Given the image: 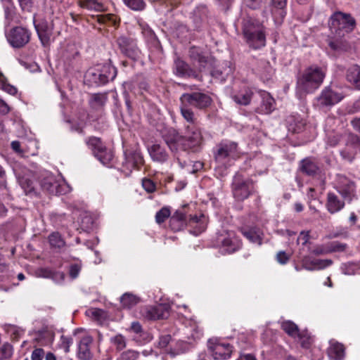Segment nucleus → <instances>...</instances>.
<instances>
[{
	"label": "nucleus",
	"mask_w": 360,
	"mask_h": 360,
	"mask_svg": "<svg viewBox=\"0 0 360 360\" xmlns=\"http://www.w3.org/2000/svg\"><path fill=\"white\" fill-rule=\"evenodd\" d=\"M281 328L290 337L296 338L300 334L298 326L292 321H284L281 323Z\"/></svg>",
	"instance_id": "nucleus-42"
},
{
	"label": "nucleus",
	"mask_w": 360,
	"mask_h": 360,
	"mask_svg": "<svg viewBox=\"0 0 360 360\" xmlns=\"http://www.w3.org/2000/svg\"><path fill=\"white\" fill-rule=\"evenodd\" d=\"M260 99V104L255 108L257 112L259 114H269L275 108V101L272 96L266 91H259L256 94V98Z\"/></svg>",
	"instance_id": "nucleus-23"
},
{
	"label": "nucleus",
	"mask_w": 360,
	"mask_h": 360,
	"mask_svg": "<svg viewBox=\"0 0 360 360\" xmlns=\"http://www.w3.org/2000/svg\"><path fill=\"white\" fill-rule=\"evenodd\" d=\"M84 79L86 82L90 85L102 86L105 85V81H103L101 73L97 65L90 68L85 73Z\"/></svg>",
	"instance_id": "nucleus-31"
},
{
	"label": "nucleus",
	"mask_w": 360,
	"mask_h": 360,
	"mask_svg": "<svg viewBox=\"0 0 360 360\" xmlns=\"http://www.w3.org/2000/svg\"><path fill=\"white\" fill-rule=\"evenodd\" d=\"M41 189L51 195L61 194L60 185L56 177L51 173H46L40 180Z\"/></svg>",
	"instance_id": "nucleus-24"
},
{
	"label": "nucleus",
	"mask_w": 360,
	"mask_h": 360,
	"mask_svg": "<svg viewBox=\"0 0 360 360\" xmlns=\"http://www.w3.org/2000/svg\"><path fill=\"white\" fill-rule=\"evenodd\" d=\"M180 110L182 117L188 122V124H197L195 122L196 118L193 110L189 108V106H186L181 103Z\"/></svg>",
	"instance_id": "nucleus-44"
},
{
	"label": "nucleus",
	"mask_w": 360,
	"mask_h": 360,
	"mask_svg": "<svg viewBox=\"0 0 360 360\" xmlns=\"http://www.w3.org/2000/svg\"><path fill=\"white\" fill-rule=\"evenodd\" d=\"M79 5L89 11H102L104 10L103 4L97 0H81L79 1Z\"/></svg>",
	"instance_id": "nucleus-40"
},
{
	"label": "nucleus",
	"mask_w": 360,
	"mask_h": 360,
	"mask_svg": "<svg viewBox=\"0 0 360 360\" xmlns=\"http://www.w3.org/2000/svg\"><path fill=\"white\" fill-rule=\"evenodd\" d=\"M174 72L176 75L181 77L202 80V77L197 70L191 68L188 63L179 58L174 61Z\"/></svg>",
	"instance_id": "nucleus-21"
},
{
	"label": "nucleus",
	"mask_w": 360,
	"mask_h": 360,
	"mask_svg": "<svg viewBox=\"0 0 360 360\" xmlns=\"http://www.w3.org/2000/svg\"><path fill=\"white\" fill-rule=\"evenodd\" d=\"M18 184L26 195L35 194L34 181L32 173L27 170L17 175Z\"/></svg>",
	"instance_id": "nucleus-27"
},
{
	"label": "nucleus",
	"mask_w": 360,
	"mask_h": 360,
	"mask_svg": "<svg viewBox=\"0 0 360 360\" xmlns=\"http://www.w3.org/2000/svg\"><path fill=\"white\" fill-rule=\"evenodd\" d=\"M21 10L24 12H31L33 8V0H18Z\"/></svg>",
	"instance_id": "nucleus-64"
},
{
	"label": "nucleus",
	"mask_w": 360,
	"mask_h": 360,
	"mask_svg": "<svg viewBox=\"0 0 360 360\" xmlns=\"http://www.w3.org/2000/svg\"><path fill=\"white\" fill-rule=\"evenodd\" d=\"M123 2L128 8L135 11H141L146 8L143 0H123Z\"/></svg>",
	"instance_id": "nucleus-46"
},
{
	"label": "nucleus",
	"mask_w": 360,
	"mask_h": 360,
	"mask_svg": "<svg viewBox=\"0 0 360 360\" xmlns=\"http://www.w3.org/2000/svg\"><path fill=\"white\" fill-rule=\"evenodd\" d=\"M342 272L345 275H354L357 270V266L352 262L342 264L341 266Z\"/></svg>",
	"instance_id": "nucleus-58"
},
{
	"label": "nucleus",
	"mask_w": 360,
	"mask_h": 360,
	"mask_svg": "<svg viewBox=\"0 0 360 360\" xmlns=\"http://www.w3.org/2000/svg\"><path fill=\"white\" fill-rule=\"evenodd\" d=\"M184 205L181 209L176 210L169 219V227L174 231H180L183 230L187 225L193 226V229L190 230V233L195 236L205 231L207 228V220L205 216L201 214L198 215H189V218L186 212L184 210Z\"/></svg>",
	"instance_id": "nucleus-2"
},
{
	"label": "nucleus",
	"mask_w": 360,
	"mask_h": 360,
	"mask_svg": "<svg viewBox=\"0 0 360 360\" xmlns=\"http://www.w3.org/2000/svg\"><path fill=\"white\" fill-rule=\"evenodd\" d=\"M243 34L250 48L257 50L266 46L265 27L256 20L244 19Z\"/></svg>",
	"instance_id": "nucleus-4"
},
{
	"label": "nucleus",
	"mask_w": 360,
	"mask_h": 360,
	"mask_svg": "<svg viewBox=\"0 0 360 360\" xmlns=\"http://www.w3.org/2000/svg\"><path fill=\"white\" fill-rule=\"evenodd\" d=\"M217 245L223 254H231L242 247L240 239L233 231H227L224 234L221 233L217 238Z\"/></svg>",
	"instance_id": "nucleus-11"
},
{
	"label": "nucleus",
	"mask_w": 360,
	"mask_h": 360,
	"mask_svg": "<svg viewBox=\"0 0 360 360\" xmlns=\"http://www.w3.org/2000/svg\"><path fill=\"white\" fill-rule=\"evenodd\" d=\"M124 161L122 162V170L126 176H129L133 169H139L143 165V158L141 153L137 151L125 153Z\"/></svg>",
	"instance_id": "nucleus-20"
},
{
	"label": "nucleus",
	"mask_w": 360,
	"mask_h": 360,
	"mask_svg": "<svg viewBox=\"0 0 360 360\" xmlns=\"http://www.w3.org/2000/svg\"><path fill=\"white\" fill-rule=\"evenodd\" d=\"M345 202L335 193L329 192L327 194L326 208L330 214L337 213L343 209Z\"/></svg>",
	"instance_id": "nucleus-29"
},
{
	"label": "nucleus",
	"mask_w": 360,
	"mask_h": 360,
	"mask_svg": "<svg viewBox=\"0 0 360 360\" xmlns=\"http://www.w3.org/2000/svg\"><path fill=\"white\" fill-rule=\"evenodd\" d=\"M328 25L331 32L342 37L354 30L356 20L350 14L338 11L330 16Z\"/></svg>",
	"instance_id": "nucleus-5"
},
{
	"label": "nucleus",
	"mask_w": 360,
	"mask_h": 360,
	"mask_svg": "<svg viewBox=\"0 0 360 360\" xmlns=\"http://www.w3.org/2000/svg\"><path fill=\"white\" fill-rule=\"evenodd\" d=\"M208 349L211 351L214 360H226L230 358L232 347L229 343L213 342L208 341Z\"/></svg>",
	"instance_id": "nucleus-19"
},
{
	"label": "nucleus",
	"mask_w": 360,
	"mask_h": 360,
	"mask_svg": "<svg viewBox=\"0 0 360 360\" xmlns=\"http://www.w3.org/2000/svg\"><path fill=\"white\" fill-rule=\"evenodd\" d=\"M310 231H302L297 239V243H301L302 245H306L309 243Z\"/></svg>",
	"instance_id": "nucleus-61"
},
{
	"label": "nucleus",
	"mask_w": 360,
	"mask_h": 360,
	"mask_svg": "<svg viewBox=\"0 0 360 360\" xmlns=\"http://www.w3.org/2000/svg\"><path fill=\"white\" fill-rule=\"evenodd\" d=\"M188 56L193 65L198 67V72H203L208 65H213L214 59L199 47H191Z\"/></svg>",
	"instance_id": "nucleus-15"
},
{
	"label": "nucleus",
	"mask_w": 360,
	"mask_h": 360,
	"mask_svg": "<svg viewBox=\"0 0 360 360\" xmlns=\"http://www.w3.org/2000/svg\"><path fill=\"white\" fill-rule=\"evenodd\" d=\"M346 77L349 82L360 90V67L359 65H354L349 67L347 69Z\"/></svg>",
	"instance_id": "nucleus-36"
},
{
	"label": "nucleus",
	"mask_w": 360,
	"mask_h": 360,
	"mask_svg": "<svg viewBox=\"0 0 360 360\" xmlns=\"http://www.w3.org/2000/svg\"><path fill=\"white\" fill-rule=\"evenodd\" d=\"M239 156L238 143L231 141H222L217 146L214 159L219 165L225 167L231 165V161Z\"/></svg>",
	"instance_id": "nucleus-6"
},
{
	"label": "nucleus",
	"mask_w": 360,
	"mask_h": 360,
	"mask_svg": "<svg viewBox=\"0 0 360 360\" xmlns=\"http://www.w3.org/2000/svg\"><path fill=\"white\" fill-rule=\"evenodd\" d=\"M326 75V69L312 65L304 70L297 77V91L300 94H311L322 84Z\"/></svg>",
	"instance_id": "nucleus-3"
},
{
	"label": "nucleus",
	"mask_w": 360,
	"mask_h": 360,
	"mask_svg": "<svg viewBox=\"0 0 360 360\" xmlns=\"http://www.w3.org/2000/svg\"><path fill=\"white\" fill-rule=\"evenodd\" d=\"M182 105L198 110H205L211 105L212 99L210 95L202 91L184 93L180 97Z\"/></svg>",
	"instance_id": "nucleus-8"
},
{
	"label": "nucleus",
	"mask_w": 360,
	"mask_h": 360,
	"mask_svg": "<svg viewBox=\"0 0 360 360\" xmlns=\"http://www.w3.org/2000/svg\"><path fill=\"white\" fill-rule=\"evenodd\" d=\"M300 171L307 176H314L319 172L317 162L312 158H306L300 162Z\"/></svg>",
	"instance_id": "nucleus-30"
},
{
	"label": "nucleus",
	"mask_w": 360,
	"mask_h": 360,
	"mask_svg": "<svg viewBox=\"0 0 360 360\" xmlns=\"http://www.w3.org/2000/svg\"><path fill=\"white\" fill-rule=\"evenodd\" d=\"M231 97L237 104L248 105L250 103L252 99L256 98V94L250 88L243 86L238 89H233Z\"/></svg>",
	"instance_id": "nucleus-22"
},
{
	"label": "nucleus",
	"mask_w": 360,
	"mask_h": 360,
	"mask_svg": "<svg viewBox=\"0 0 360 360\" xmlns=\"http://www.w3.org/2000/svg\"><path fill=\"white\" fill-rule=\"evenodd\" d=\"M148 151L153 162L163 164L169 160V153L165 146L160 143L153 144L148 148Z\"/></svg>",
	"instance_id": "nucleus-26"
},
{
	"label": "nucleus",
	"mask_w": 360,
	"mask_h": 360,
	"mask_svg": "<svg viewBox=\"0 0 360 360\" xmlns=\"http://www.w3.org/2000/svg\"><path fill=\"white\" fill-rule=\"evenodd\" d=\"M288 0H271V13L279 20H283L286 15Z\"/></svg>",
	"instance_id": "nucleus-34"
},
{
	"label": "nucleus",
	"mask_w": 360,
	"mask_h": 360,
	"mask_svg": "<svg viewBox=\"0 0 360 360\" xmlns=\"http://www.w3.org/2000/svg\"><path fill=\"white\" fill-rule=\"evenodd\" d=\"M242 234L251 243H257L258 245L262 244L261 232L259 229L256 228L251 229H243L241 230Z\"/></svg>",
	"instance_id": "nucleus-38"
},
{
	"label": "nucleus",
	"mask_w": 360,
	"mask_h": 360,
	"mask_svg": "<svg viewBox=\"0 0 360 360\" xmlns=\"http://www.w3.org/2000/svg\"><path fill=\"white\" fill-rule=\"evenodd\" d=\"M6 6H4V14L5 18L9 20H11L15 15V6L12 0L10 2H5Z\"/></svg>",
	"instance_id": "nucleus-57"
},
{
	"label": "nucleus",
	"mask_w": 360,
	"mask_h": 360,
	"mask_svg": "<svg viewBox=\"0 0 360 360\" xmlns=\"http://www.w3.org/2000/svg\"><path fill=\"white\" fill-rule=\"evenodd\" d=\"M0 89L13 96L18 92L17 88L10 84L2 74H0Z\"/></svg>",
	"instance_id": "nucleus-45"
},
{
	"label": "nucleus",
	"mask_w": 360,
	"mask_h": 360,
	"mask_svg": "<svg viewBox=\"0 0 360 360\" xmlns=\"http://www.w3.org/2000/svg\"><path fill=\"white\" fill-rule=\"evenodd\" d=\"M233 71L230 62L224 61L222 63L215 65L210 71V75L216 80L224 82L230 77Z\"/></svg>",
	"instance_id": "nucleus-25"
},
{
	"label": "nucleus",
	"mask_w": 360,
	"mask_h": 360,
	"mask_svg": "<svg viewBox=\"0 0 360 360\" xmlns=\"http://www.w3.org/2000/svg\"><path fill=\"white\" fill-rule=\"evenodd\" d=\"M38 276L44 278H50L56 283H62L65 279V274L50 268H41L38 270Z\"/></svg>",
	"instance_id": "nucleus-33"
},
{
	"label": "nucleus",
	"mask_w": 360,
	"mask_h": 360,
	"mask_svg": "<svg viewBox=\"0 0 360 360\" xmlns=\"http://www.w3.org/2000/svg\"><path fill=\"white\" fill-rule=\"evenodd\" d=\"M72 344V338L71 337H68L65 335H62L60 337V347L64 350L65 353L69 352L70 347Z\"/></svg>",
	"instance_id": "nucleus-60"
},
{
	"label": "nucleus",
	"mask_w": 360,
	"mask_h": 360,
	"mask_svg": "<svg viewBox=\"0 0 360 360\" xmlns=\"http://www.w3.org/2000/svg\"><path fill=\"white\" fill-rule=\"evenodd\" d=\"M141 314L151 321L167 319L169 316L168 307L162 304L146 306L141 309Z\"/></svg>",
	"instance_id": "nucleus-18"
},
{
	"label": "nucleus",
	"mask_w": 360,
	"mask_h": 360,
	"mask_svg": "<svg viewBox=\"0 0 360 360\" xmlns=\"http://www.w3.org/2000/svg\"><path fill=\"white\" fill-rule=\"evenodd\" d=\"M232 192L237 200L243 201L254 192V183L252 180L245 179L239 173H236L232 182Z\"/></svg>",
	"instance_id": "nucleus-9"
},
{
	"label": "nucleus",
	"mask_w": 360,
	"mask_h": 360,
	"mask_svg": "<svg viewBox=\"0 0 360 360\" xmlns=\"http://www.w3.org/2000/svg\"><path fill=\"white\" fill-rule=\"evenodd\" d=\"M298 257L302 268L307 271L321 270L333 264L332 259H314L310 255H302L301 252H299Z\"/></svg>",
	"instance_id": "nucleus-17"
},
{
	"label": "nucleus",
	"mask_w": 360,
	"mask_h": 360,
	"mask_svg": "<svg viewBox=\"0 0 360 360\" xmlns=\"http://www.w3.org/2000/svg\"><path fill=\"white\" fill-rule=\"evenodd\" d=\"M161 137L172 153L179 150L198 153L203 145V136L198 124H187L185 135H181L173 127H166L161 131Z\"/></svg>",
	"instance_id": "nucleus-1"
},
{
	"label": "nucleus",
	"mask_w": 360,
	"mask_h": 360,
	"mask_svg": "<svg viewBox=\"0 0 360 360\" xmlns=\"http://www.w3.org/2000/svg\"><path fill=\"white\" fill-rule=\"evenodd\" d=\"M93 343V338L86 335L83 337L78 345V357L81 360H90L91 359L93 354L91 352L90 347Z\"/></svg>",
	"instance_id": "nucleus-28"
},
{
	"label": "nucleus",
	"mask_w": 360,
	"mask_h": 360,
	"mask_svg": "<svg viewBox=\"0 0 360 360\" xmlns=\"http://www.w3.org/2000/svg\"><path fill=\"white\" fill-rule=\"evenodd\" d=\"M260 67L264 69L261 72V75L263 79L266 80L269 79L274 74V69L270 65V63L266 60H261Z\"/></svg>",
	"instance_id": "nucleus-47"
},
{
	"label": "nucleus",
	"mask_w": 360,
	"mask_h": 360,
	"mask_svg": "<svg viewBox=\"0 0 360 360\" xmlns=\"http://www.w3.org/2000/svg\"><path fill=\"white\" fill-rule=\"evenodd\" d=\"M81 264L78 263L72 264L69 267V275L72 279L78 277L81 271Z\"/></svg>",
	"instance_id": "nucleus-62"
},
{
	"label": "nucleus",
	"mask_w": 360,
	"mask_h": 360,
	"mask_svg": "<svg viewBox=\"0 0 360 360\" xmlns=\"http://www.w3.org/2000/svg\"><path fill=\"white\" fill-rule=\"evenodd\" d=\"M85 143L95 155L96 151L101 150L104 148L105 145L102 142L101 139L96 136H90L86 139Z\"/></svg>",
	"instance_id": "nucleus-41"
},
{
	"label": "nucleus",
	"mask_w": 360,
	"mask_h": 360,
	"mask_svg": "<svg viewBox=\"0 0 360 360\" xmlns=\"http://www.w3.org/2000/svg\"><path fill=\"white\" fill-rule=\"evenodd\" d=\"M97 67L100 70L103 79V81H105V84L110 81H113L116 77L117 70V68L111 63L110 60L104 64H98L97 65Z\"/></svg>",
	"instance_id": "nucleus-32"
},
{
	"label": "nucleus",
	"mask_w": 360,
	"mask_h": 360,
	"mask_svg": "<svg viewBox=\"0 0 360 360\" xmlns=\"http://www.w3.org/2000/svg\"><path fill=\"white\" fill-rule=\"evenodd\" d=\"M328 356L332 360H342L345 356L343 345L330 341V347L328 348Z\"/></svg>",
	"instance_id": "nucleus-35"
},
{
	"label": "nucleus",
	"mask_w": 360,
	"mask_h": 360,
	"mask_svg": "<svg viewBox=\"0 0 360 360\" xmlns=\"http://www.w3.org/2000/svg\"><path fill=\"white\" fill-rule=\"evenodd\" d=\"M336 190L343 200L348 203L357 199L355 182L344 175H338Z\"/></svg>",
	"instance_id": "nucleus-12"
},
{
	"label": "nucleus",
	"mask_w": 360,
	"mask_h": 360,
	"mask_svg": "<svg viewBox=\"0 0 360 360\" xmlns=\"http://www.w3.org/2000/svg\"><path fill=\"white\" fill-rule=\"evenodd\" d=\"M98 20L100 23L110 22L112 25H117L120 21L116 16L112 14L99 15Z\"/></svg>",
	"instance_id": "nucleus-56"
},
{
	"label": "nucleus",
	"mask_w": 360,
	"mask_h": 360,
	"mask_svg": "<svg viewBox=\"0 0 360 360\" xmlns=\"http://www.w3.org/2000/svg\"><path fill=\"white\" fill-rule=\"evenodd\" d=\"M134 79V80H136V82L137 85L139 86L140 94H142L143 91H148L149 85H148V83L147 82V81L144 78H143L141 77H136Z\"/></svg>",
	"instance_id": "nucleus-63"
},
{
	"label": "nucleus",
	"mask_w": 360,
	"mask_h": 360,
	"mask_svg": "<svg viewBox=\"0 0 360 360\" xmlns=\"http://www.w3.org/2000/svg\"><path fill=\"white\" fill-rule=\"evenodd\" d=\"M328 253L344 252L347 248L346 243H340L339 241H333L327 244Z\"/></svg>",
	"instance_id": "nucleus-50"
},
{
	"label": "nucleus",
	"mask_w": 360,
	"mask_h": 360,
	"mask_svg": "<svg viewBox=\"0 0 360 360\" xmlns=\"http://www.w3.org/2000/svg\"><path fill=\"white\" fill-rule=\"evenodd\" d=\"M296 338H298L301 346L304 348H309L311 344V337L307 330L300 331Z\"/></svg>",
	"instance_id": "nucleus-49"
},
{
	"label": "nucleus",
	"mask_w": 360,
	"mask_h": 360,
	"mask_svg": "<svg viewBox=\"0 0 360 360\" xmlns=\"http://www.w3.org/2000/svg\"><path fill=\"white\" fill-rule=\"evenodd\" d=\"M139 352L134 349H128L121 353L120 360H137Z\"/></svg>",
	"instance_id": "nucleus-55"
},
{
	"label": "nucleus",
	"mask_w": 360,
	"mask_h": 360,
	"mask_svg": "<svg viewBox=\"0 0 360 360\" xmlns=\"http://www.w3.org/2000/svg\"><path fill=\"white\" fill-rule=\"evenodd\" d=\"M343 98L342 94L338 93L329 86L324 87L316 98V105L321 109L330 108L340 102Z\"/></svg>",
	"instance_id": "nucleus-13"
},
{
	"label": "nucleus",
	"mask_w": 360,
	"mask_h": 360,
	"mask_svg": "<svg viewBox=\"0 0 360 360\" xmlns=\"http://www.w3.org/2000/svg\"><path fill=\"white\" fill-rule=\"evenodd\" d=\"M309 251L311 254L319 256L328 253V247H324L323 245H316L313 248H309Z\"/></svg>",
	"instance_id": "nucleus-59"
},
{
	"label": "nucleus",
	"mask_w": 360,
	"mask_h": 360,
	"mask_svg": "<svg viewBox=\"0 0 360 360\" xmlns=\"http://www.w3.org/2000/svg\"><path fill=\"white\" fill-rule=\"evenodd\" d=\"M13 352V346L6 342L0 347V360L7 359L11 357Z\"/></svg>",
	"instance_id": "nucleus-52"
},
{
	"label": "nucleus",
	"mask_w": 360,
	"mask_h": 360,
	"mask_svg": "<svg viewBox=\"0 0 360 360\" xmlns=\"http://www.w3.org/2000/svg\"><path fill=\"white\" fill-rule=\"evenodd\" d=\"M171 214V211L168 207H164L157 212L155 214V221L158 224L163 223Z\"/></svg>",
	"instance_id": "nucleus-54"
},
{
	"label": "nucleus",
	"mask_w": 360,
	"mask_h": 360,
	"mask_svg": "<svg viewBox=\"0 0 360 360\" xmlns=\"http://www.w3.org/2000/svg\"><path fill=\"white\" fill-rule=\"evenodd\" d=\"M359 147L360 137L354 134H349L345 139V148L340 151L342 159L347 162H352Z\"/></svg>",
	"instance_id": "nucleus-14"
},
{
	"label": "nucleus",
	"mask_w": 360,
	"mask_h": 360,
	"mask_svg": "<svg viewBox=\"0 0 360 360\" xmlns=\"http://www.w3.org/2000/svg\"><path fill=\"white\" fill-rule=\"evenodd\" d=\"M110 342L115 347L117 350L121 351L127 346L125 338L121 335L117 334L110 338Z\"/></svg>",
	"instance_id": "nucleus-48"
},
{
	"label": "nucleus",
	"mask_w": 360,
	"mask_h": 360,
	"mask_svg": "<svg viewBox=\"0 0 360 360\" xmlns=\"http://www.w3.org/2000/svg\"><path fill=\"white\" fill-rule=\"evenodd\" d=\"M124 91H127L129 93H132L134 95L140 94L139 86L137 85L136 80L131 79L129 81L123 83Z\"/></svg>",
	"instance_id": "nucleus-53"
},
{
	"label": "nucleus",
	"mask_w": 360,
	"mask_h": 360,
	"mask_svg": "<svg viewBox=\"0 0 360 360\" xmlns=\"http://www.w3.org/2000/svg\"><path fill=\"white\" fill-rule=\"evenodd\" d=\"M31 35L32 32L27 28L22 26H15L6 34V37L12 47L20 49L29 43Z\"/></svg>",
	"instance_id": "nucleus-10"
},
{
	"label": "nucleus",
	"mask_w": 360,
	"mask_h": 360,
	"mask_svg": "<svg viewBox=\"0 0 360 360\" xmlns=\"http://www.w3.org/2000/svg\"><path fill=\"white\" fill-rule=\"evenodd\" d=\"M108 97L103 94H94L91 95L89 103L94 110H101L106 103Z\"/></svg>",
	"instance_id": "nucleus-37"
},
{
	"label": "nucleus",
	"mask_w": 360,
	"mask_h": 360,
	"mask_svg": "<svg viewBox=\"0 0 360 360\" xmlns=\"http://www.w3.org/2000/svg\"><path fill=\"white\" fill-rule=\"evenodd\" d=\"M94 156L104 165L110 163L112 159V153L110 150H108L106 147L103 149L96 151Z\"/></svg>",
	"instance_id": "nucleus-43"
},
{
	"label": "nucleus",
	"mask_w": 360,
	"mask_h": 360,
	"mask_svg": "<svg viewBox=\"0 0 360 360\" xmlns=\"http://www.w3.org/2000/svg\"><path fill=\"white\" fill-rule=\"evenodd\" d=\"M140 299L130 293L126 292L120 297V302L124 308L131 309L139 302Z\"/></svg>",
	"instance_id": "nucleus-39"
},
{
	"label": "nucleus",
	"mask_w": 360,
	"mask_h": 360,
	"mask_svg": "<svg viewBox=\"0 0 360 360\" xmlns=\"http://www.w3.org/2000/svg\"><path fill=\"white\" fill-rule=\"evenodd\" d=\"M32 20L34 29L42 46L44 47L49 46L50 44L51 37L53 34V25L44 19L37 22L36 14H34Z\"/></svg>",
	"instance_id": "nucleus-16"
},
{
	"label": "nucleus",
	"mask_w": 360,
	"mask_h": 360,
	"mask_svg": "<svg viewBox=\"0 0 360 360\" xmlns=\"http://www.w3.org/2000/svg\"><path fill=\"white\" fill-rule=\"evenodd\" d=\"M116 45L122 55L134 62L141 58V51L138 46L137 40L131 37L121 35L116 39Z\"/></svg>",
	"instance_id": "nucleus-7"
},
{
	"label": "nucleus",
	"mask_w": 360,
	"mask_h": 360,
	"mask_svg": "<svg viewBox=\"0 0 360 360\" xmlns=\"http://www.w3.org/2000/svg\"><path fill=\"white\" fill-rule=\"evenodd\" d=\"M49 241L50 245L54 248H60L65 244L64 240L58 233H52L49 236Z\"/></svg>",
	"instance_id": "nucleus-51"
}]
</instances>
